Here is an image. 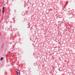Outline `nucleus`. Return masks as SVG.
Listing matches in <instances>:
<instances>
[{"label":"nucleus","instance_id":"5","mask_svg":"<svg viewBox=\"0 0 75 75\" xmlns=\"http://www.w3.org/2000/svg\"><path fill=\"white\" fill-rule=\"evenodd\" d=\"M1 10L0 9V12H1Z\"/></svg>","mask_w":75,"mask_h":75},{"label":"nucleus","instance_id":"3","mask_svg":"<svg viewBox=\"0 0 75 75\" xmlns=\"http://www.w3.org/2000/svg\"><path fill=\"white\" fill-rule=\"evenodd\" d=\"M3 57H2L1 58V61H2L3 60Z\"/></svg>","mask_w":75,"mask_h":75},{"label":"nucleus","instance_id":"2","mask_svg":"<svg viewBox=\"0 0 75 75\" xmlns=\"http://www.w3.org/2000/svg\"><path fill=\"white\" fill-rule=\"evenodd\" d=\"M4 7H3V10H2V12H3V13H4Z\"/></svg>","mask_w":75,"mask_h":75},{"label":"nucleus","instance_id":"4","mask_svg":"<svg viewBox=\"0 0 75 75\" xmlns=\"http://www.w3.org/2000/svg\"><path fill=\"white\" fill-rule=\"evenodd\" d=\"M13 58H14L15 56H14V55H13V56L12 57Z\"/></svg>","mask_w":75,"mask_h":75},{"label":"nucleus","instance_id":"1","mask_svg":"<svg viewBox=\"0 0 75 75\" xmlns=\"http://www.w3.org/2000/svg\"><path fill=\"white\" fill-rule=\"evenodd\" d=\"M16 71L17 72V75H20V71L19 70L17 69L16 70Z\"/></svg>","mask_w":75,"mask_h":75}]
</instances>
